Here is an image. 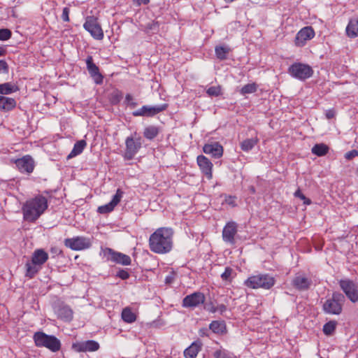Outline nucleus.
<instances>
[{"instance_id": "1", "label": "nucleus", "mask_w": 358, "mask_h": 358, "mask_svg": "<svg viewBox=\"0 0 358 358\" xmlns=\"http://www.w3.org/2000/svg\"><path fill=\"white\" fill-rule=\"evenodd\" d=\"M174 231L171 227H159L149 238L150 250L156 254H166L173 248Z\"/></svg>"}, {"instance_id": "2", "label": "nucleus", "mask_w": 358, "mask_h": 358, "mask_svg": "<svg viewBox=\"0 0 358 358\" xmlns=\"http://www.w3.org/2000/svg\"><path fill=\"white\" fill-rule=\"evenodd\" d=\"M48 207L45 196L38 194L25 201L22 208L23 218L29 222H34Z\"/></svg>"}, {"instance_id": "3", "label": "nucleus", "mask_w": 358, "mask_h": 358, "mask_svg": "<svg viewBox=\"0 0 358 358\" xmlns=\"http://www.w3.org/2000/svg\"><path fill=\"white\" fill-rule=\"evenodd\" d=\"M35 345L39 348H46L52 352H57L61 348L60 341L55 336L48 335L42 331L34 334Z\"/></svg>"}, {"instance_id": "4", "label": "nucleus", "mask_w": 358, "mask_h": 358, "mask_svg": "<svg viewBox=\"0 0 358 358\" xmlns=\"http://www.w3.org/2000/svg\"><path fill=\"white\" fill-rule=\"evenodd\" d=\"M275 282L273 277L269 274H257L250 276L245 282L244 285L250 289L262 288L264 289H269Z\"/></svg>"}, {"instance_id": "5", "label": "nucleus", "mask_w": 358, "mask_h": 358, "mask_svg": "<svg viewBox=\"0 0 358 358\" xmlns=\"http://www.w3.org/2000/svg\"><path fill=\"white\" fill-rule=\"evenodd\" d=\"M345 296L340 292H333L331 297L327 299L322 306L324 312L329 315H340L343 310Z\"/></svg>"}, {"instance_id": "6", "label": "nucleus", "mask_w": 358, "mask_h": 358, "mask_svg": "<svg viewBox=\"0 0 358 358\" xmlns=\"http://www.w3.org/2000/svg\"><path fill=\"white\" fill-rule=\"evenodd\" d=\"M288 73L294 78L305 80L312 77L313 70L312 67L307 64L295 62L288 68Z\"/></svg>"}, {"instance_id": "7", "label": "nucleus", "mask_w": 358, "mask_h": 358, "mask_svg": "<svg viewBox=\"0 0 358 358\" xmlns=\"http://www.w3.org/2000/svg\"><path fill=\"white\" fill-rule=\"evenodd\" d=\"M83 28L96 40L101 41L104 37L103 31L99 22L97 17L94 15L86 17L85 22L83 24Z\"/></svg>"}, {"instance_id": "8", "label": "nucleus", "mask_w": 358, "mask_h": 358, "mask_svg": "<svg viewBox=\"0 0 358 358\" xmlns=\"http://www.w3.org/2000/svg\"><path fill=\"white\" fill-rule=\"evenodd\" d=\"M341 290L352 303L358 302V284L350 279H341L338 281Z\"/></svg>"}, {"instance_id": "9", "label": "nucleus", "mask_w": 358, "mask_h": 358, "mask_svg": "<svg viewBox=\"0 0 358 358\" xmlns=\"http://www.w3.org/2000/svg\"><path fill=\"white\" fill-rule=\"evenodd\" d=\"M142 145L141 138L138 137L134 139L132 136H129L125 140V151L124 158L127 160L132 159L138 153Z\"/></svg>"}, {"instance_id": "10", "label": "nucleus", "mask_w": 358, "mask_h": 358, "mask_svg": "<svg viewBox=\"0 0 358 358\" xmlns=\"http://www.w3.org/2000/svg\"><path fill=\"white\" fill-rule=\"evenodd\" d=\"M64 245L66 247L73 250L78 251L90 248L92 245V243L89 238L76 236L71 238H66L64 240Z\"/></svg>"}, {"instance_id": "11", "label": "nucleus", "mask_w": 358, "mask_h": 358, "mask_svg": "<svg viewBox=\"0 0 358 358\" xmlns=\"http://www.w3.org/2000/svg\"><path fill=\"white\" fill-rule=\"evenodd\" d=\"M315 36L314 29L310 26L304 27L296 34L294 43L296 47H303L307 42Z\"/></svg>"}, {"instance_id": "12", "label": "nucleus", "mask_w": 358, "mask_h": 358, "mask_svg": "<svg viewBox=\"0 0 358 358\" xmlns=\"http://www.w3.org/2000/svg\"><path fill=\"white\" fill-rule=\"evenodd\" d=\"M205 300V295L202 292H195L182 299V306L184 308H194L203 304Z\"/></svg>"}, {"instance_id": "13", "label": "nucleus", "mask_w": 358, "mask_h": 358, "mask_svg": "<svg viewBox=\"0 0 358 358\" xmlns=\"http://www.w3.org/2000/svg\"><path fill=\"white\" fill-rule=\"evenodd\" d=\"M21 173H31L34 169V161L30 155H24L21 158L11 159Z\"/></svg>"}, {"instance_id": "14", "label": "nucleus", "mask_w": 358, "mask_h": 358, "mask_svg": "<svg viewBox=\"0 0 358 358\" xmlns=\"http://www.w3.org/2000/svg\"><path fill=\"white\" fill-rule=\"evenodd\" d=\"M168 108V104L164 103L157 106H143L141 108L133 112V115L152 117L160 112L165 110Z\"/></svg>"}, {"instance_id": "15", "label": "nucleus", "mask_w": 358, "mask_h": 358, "mask_svg": "<svg viewBox=\"0 0 358 358\" xmlns=\"http://www.w3.org/2000/svg\"><path fill=\"white\" fill-rule=\"evenodd\" d=\"M196 163L201 172L208 180L213 178V164L210 160L204 155H199L196 157Z\"/></svg>"}, {"instance_id": "16", "label": "nucleus", "mask_w": 358, "mask_h": 358, "mask_svg": "<svg viewBox=\"0 0 358 358\" xmlns=\"http://www.w3.org/2000/svg\"><path fill=\"white\" fill-rule=\"evenodd\" d=\"M123 195L124 192L121 189H117L112 200L107 204L99 206L97 212L100 214H107L112 212L115 207L120 202Z\"/></svg>"}, {"instance_id": "17", "label": "nucleus", "mask_w": 358, "mask_h": 358, "mask_svg": "<svg viewBox=\"0 0 358 358\" xmlns=\"http://www.w3.org/2000/svg\"><path fill=\"white\" fill-rule=\"evenodd\" d=\"M237 224L235 222H228L222 230V238L224 242L230 244L235 243V236L237 234Z\"/></svg>"}, {"instance_id": "18", "label": "nucleus", "mask_w": 358, "mask_h": 358, "mask_svg": "<svg viewBox=\"0 0 358 358\" xmlns=\"http://www.w3.org/2000/svg\"><path fill=\"white\" fill-rule=\"evenodd\" d=\"M87 68L91 77L94 79L95 83L101 84L103 77L100 73L99 67L93 62L92 56H88L86 59Z\"/></svg>"}, {"instance_id": "19", "label": "nucleus", "mask_w": 358, "mask_h": 358, "mask_svg": "<svg viewBox=\"0 0 358 358\" xmlns=\"http://www.w3.org/2000/svg\"><path fill=\"white\" fill-rule=\"evenodd\" d=\"M203 152L207 155H210L215 159H219L222 157L224 149L218 142H213L205 144L203 147Z\"/></svg>"}, {"instance_id": "20", "label": "nucleus", "mask_w": 358, "mask_h": 358, "mask_svg": "<svg viewBox=\"0 0 358 358\" xmlns=\"http://www.w3.org/2000/svg\"><path fill=\"white\" fill-rule=\"evenodd\" d=\"M107 252L108 255H110V260L113 262L124 266H128L131 264V259L129 255L114 251L110 248H108Z\"/></svg>"}, {"instance_id": "21", "label": "nucleus", "mask_w": 358, "mask_h": 358, "mask_svg": "<svg viewBox=\"0 0 358 358\" xmlns=\"http://www.w3.org/2000/svg\"><path fill=\"white\" fill-rule=\"evenodd\" d=\"M292 285L299 290H306L311 285V280L304 275H296L292 280Z\"/></svg>"}, {"instance_id": "22", "label": "nucleus", "mask_w": 358, "mask_h": 358, "mask_svg": "<svg viewBox=\"0 0 358 358\" xmlns=\"http://www.w3.org/2000/svg\"><path fill=\"white\" fill-rule=\"evenodd\" d=\"M48 259V254L43 249H36L32 254L31 261L41 267Z\"/></svg>"}, {"instance_id": "23", "label": "nucleus", "mask_w": 358, "mask_h": 358, "mask_svg": "<svg viewBox=\"0 0 358 358\" xmlns=\"http://www.w3.org/2000/svg\"><path fill=\"white\" fill-rule=\"evenodd\" d=\"M202 345V343L200 341L193 342L184 350V357L185 358H196L198 353L201 351Z\"/></svg>"}, {"instance_id": "24", "label": "nucleus", "mask_w": 358, "mask_h": 358, "mask_svg": "<svg viewBox=\"0 0 358 358\" xmlns=\"http://www.w3.org/2000/svg\"><path fill=\"white\" fill-rule=\"evenodd\" d=\"M56 313L57 317L64 321L70 322L73 319V310L66 305L59 306L57 308Z\"/></svg>"}, {"instance_id": "25", "label": "nucleus", "mask_w": 358, "mask_h": 358, "mask_svg": "<svg viewBox=\"0 0 358 358\" xmlns=\"http://www.w3.org/2000/svg\"><path fill=\"white\" fill-rule=\"evenodd\" d=\"M346 34L350 38L358 36V18L350 19L345 29Z\"/></svg>"}, {"instance_id": "26", "label": "nucleus", "mask_w": 358, "mask_h": 358, "mask_svg": "<svg viewBox=\"0 0 358 358\" xmlns=\"http://www.w3.org/2000/svg\"><path fill=\"white\" fill-rule=\"evenodd\" d=\"M16 106V101L10 97L0 95V110L9 111Z\"/></svg>"}, {"instance_id": "27", "label": "nucleus", "mask_w": 358, "mask_h": 358, "mask_svg": "<svg viewBox=\"0 0 358 358\" xmlns=\"http://www.w3.org/2000/svg\"><path fill=\"white\" fill-rule=\"evenodd\" d=\"M86 146L87 142L85 140H80L77 141L74 144L72 150L67 156V159H69L79 155L83 152Z\"/></svg>"}, {"instance_id": "28", "label": "nucleus", "mask_w": 358, "mask_h": 358, "mask_svg": "<svg viewBox=\"0 0 358 358\" xmlns=\"http://www.w3.org/2000/svg\"><path fill=\"white\" fill-rule=\"evenodd\" d=\"M121 317L124 322L129 324L134 322L137 319L136 314L132 311L130 307L123 308Z\"/></svg>"}, {"instance_id": "29", "label": "nucleus", "mask_w": 358, "mask_h": 358, "mask_svg": "<svg viewBox=\"0 0 358 358\" xmlns=\"http://www.w3.org/2000/svg\"><path fill=\"white\" fill-rule=\"evenodd\" d=\"M19 90L17 85L12 83H5L0 84V94H10L16 92Z\"/></svg>"}, {"instance_id": "30", "label": "nucleus", "mask_w": 358, "mask_h": 358, "mask_svg": "<svg viewBox=\"0 0 358 358\" xmlns=\"http://www.w3.org/2000/svg\"><path fill=\"white\" fill-rule=\"evenodd\" d=\"M231 49L228 46L217 45L215 48V55L220 60L226 59Z\"/></svg>"}, {"instance_id": "31", "label": "nucleus", "mask_w": 358, "mask_h": 358, "mask_svg": "<svg viewBox=\"0 0 358 358\" xmlns=\"http://www.w3.org/2000/svg\"><path fill=\"white\" fill-rule=\"evenodd\" d=\"M311 151L313 154L318 157H322L327 154L329 152V147L324 143L315 144L312 148Z\"/></svg>"}, {"instance_id": "32", "label": "nucleus", "mask_w": 358, "mask_h": 358, "mask_svg": "<svg viewBox=\"0 0 358 358\" xmlns=\"http://www.w3.org/2000/svg\"><path fill=\"white\" fill-rule=\"evenodd\" d=\"M209 328L215 334H222L225 332L226 325L224 322L215 320L210 324Z\"/></svg>"}, {"instance_id": "33", "label": "nucleus", "mask_w": 358, "mask_h": 358, "mask_svg": "<svg viewBox=\"0 0 358 358\" xmlns=\"http://www.w3.org/2000/svg\"><path fill=\"white\" fill-rule=\"evenodd\" d=\"M258 141L259 139L257 137L245 139L241 143V148L244 152H248L257 144Z\"/></svg>"}, {"instance_id": "34", "label": "nucleus", "mask_w": 358, "mask_h": 358, "mask_svg": "<svg viewBox=\"0 0 358 358\" xmlns=\"http://www.w3.org/2000/svg\"><path fill=\"white\" fill-rule=\"evenodd\" d=\"M26 267V276L32 278L40 270L41 267H39L38 265H36L33 263L31 261V262H27L25 264Z\"/></svg>"}, {"instance_id": "35", "label": "nucleus", "mask_w": 358, "mask_h": 358, "mask_svg": "<svg viewBox=\"0 0 358 358\" xmlns=\"http://www.w3.org/2000/svg\"><path fill=\"white\" fill-rule=\"evenodd\" d=\"M159 129L155 126H149L145 128L143 136L145 138L152 140L159 134Z\"/></svg>"}, {"instance_id": "36", "label": "nucleus", "mask_w": 358, "mask_h": 358, "mask_svg": "<svg viewBox=\"0 0 358 358\" xmlns=\"http://www.w3.org/2000/svg\"><path fill=\"white\" fill-rule=\"evenodd\" d=\"M337 326V322L335 320H331L323 326V333L327 336L331 335L336 330Z\"/></svg>"}, {"instance_id": "37", "label": "nucleus", "mask_w": 358, "mask_h": 358, "mask_svg": "<svg viewBox=\"0 0 358 358\" xmlns=\"http://www.w3.org/2000/svg\"><path fill=\"white\" fill-rule=\"evenodd\" d=\"M213 356L215 358H236L233 353L224 348H220L215 351Z\"/></svg>"}, {"instance_id": "38", "label": "nucleus", "mask_w": 358, "mask_h": 358, "mask_svg": "<svg viewBox=\"0 0 358 358\" xmlns=\"http://www.w3.org/2000/svg\"><path fill=\"white\" fill-rule=\"evenodd\" d=\"M257 87H258V86L255 83H249V84L245 85L240 90V93L242 95L255 93L257 90Z\"/></svg>"}, {"instance_id": "39", "label": "nucleus", "mask_w": 358, "mask_h": 358, "mask_svg": "<svg viewBox=\"0 0 358 358\" xmlns=\"http://www.w3.org/2000/svg\"><path fill=\"white\" fill-rule=\"evenodd\" d=\"M122 99V93L117 90L113 91L109 96V101L113 105L119 103Z\"/></svg>"}, {"instance_id": "40", "label": "nucleus", "mask_w": 358, "mask_h": 358, "mask_svg": "<svg viewBox=\"0 0 358 358\" xmlns=\"http://www.w3.org/2000/svg\"><path fill=\"white\" fill-rule=\"evenodd\" d=\"M85 344L87 352H95L99 348V344L95 341H87Z\"/></svg>"}, {"instance_id": "41", "label": "nucleus", "mask_w": 358, "mask_h": 358, "mask_svg": "<svg viewBox=\"0 0 358 358\" xmlns=\"http://www.w3.org/2000/svg\"><path fill=\"white\" fill-rule=\"evenodd\" d=\"M85 341L77 342L72 345V349L77 352H87Z\"/></svg>"}, {"instance_id": "42", "label": "nucleus", "mask_w": 358, "mask_h": 358, "mask_svg": "<svg viewBox=\"0 0 358 358\" xmlns=\"http://www.w3.org/2000/svg\"><path fill=\"white\" fill-rule=\"evenodd\" d=\"M206 92L209 96H218L221 94V87L220 86H212L207 90Z\"/></svg>"}, {"instance_id": "43", "label": "nucleus", "mask_w": 358, "mask_h": 358, "mask_svg": "<svg viewBox=\"0 0 358 358\" xmlns=\"http://www.w3.org/2000/svg\"><path fill=\"white\" fill-rule=\"evenodd\" d=\"M233 269L231 267H226L224 271L221 275V278L224 281H231Z\"/></svg>"}, {"instance_id": "44", "label": "nucleus", "mask_w": 358, "mask_h": 358, "mask_svg": "<svg viewBox=\"0 0 358 358\" xmlns=\"http://www.w3.org/2000/svg\"><path fill=\"white\" fill-rule=\"evenodd\" d=\"M12 33L8 29H0V41H7L10 38Z\"/></svg>"}, {"instance_id": "45", "label": "nucleus", "mask_w": 358, "mask_h": 358, "mask_svg": "<svg viewBox=\"0 0 358 358\" xmlns=\"http://www.w3.org/2000/svg\"><path fill=\"white\" fill-rule=\"evenodd\" d=\"M295 197L299 198L300 199L303 201V203L305 205L311 204V200L306 197V196L301 192L300 189H298L294 194Z\"/></svg>"}, {"instance_id": "46", "label": "nucleus", "mask_w": 358, "mask_h": 358, "mask_svg": "<svg viewBox=\"0 0 358 358\" xmlns=\"http://www.w3.org/2000/svg\"><path fill=\"white\" fill-rule=\"evenodd\" d=\"M224 203L232 208L236 207L237 206L236 197L231 195L225 196Z\"/></svg>"}, {"instance_id": "47", "label": "nucleus", "mask_w": 358, "mask_h": 358, "mask_svg": "<svg viewBox=\"0 0 358 358\" xmlns=\"http://www.w3.org/2000/svg\"><path fill=\"white\" fill-rule=\"evenodd\" d=\"M8 73V65L4 60H0V74H6Z\"/></svg>"}, {"instance_id": "48", "label": "nucleus", "mask_w": 358, "mask_h": 358, "mask_svg": "<svg viewBox=\"0 0 358 358\" xmlns=\"http://www.w3.org/2000/svg\"><path fill=\"white\" fill-rule=\"evenodd\" d=\"M125 101L132 108H134L137 106V103L134 101L133 96L130 94H127L126 95Z\"/></svg>"}, {"instance_id": "49", "label": "nucleus", "mask_w": 358, "mask_h": 358, "mask_svg": "<svg viewBox=\"0 0 358 358\" xmlns=\"http://www.w3.org/2000/svg\"><path fill=\"white\" fill-rule=\"evenodd\" d=\"M69 8L67 7H65L63 8L62 14V18L64 22H69Z\"/></svg>"}, {"instance_id": "50", "label": "nucleus", "mask_w": 358, "mask_h": 358, "mask_svg": "<svg viewBox=\"0 0 358 358\" xmlns=\"http://www.w3.org/2000/svg\"><path fill=\"white\" fill-rule=\"evenodd\" d=\"M50 252L54 255V257H58L62 255V250L57 246H54L50 248Z\"/></svg>"}, {"instance_id": "51", "label": "nucleus", "mask_w": 358, "mask_h": 358, "mask_svg": "<svg viewBox=\"0 0 358 358\" xmlns=\"http://www.w3.org/2000/svg\"><path fill=\"white\" fill-rule=\"evenodd\" d=\"M117 276L122 280H127L129 278V273L127 271L121 269L117 272Z\"/></svg>"}, {"instance_id": "52", "label": "nucleus", "mask_w": 358, "mask_h": 358, "mask_svg": "<svg viewBox=\"0 0 358 358\" xmlns=\"http://www.w3.org/2000/svg\"><path fill=\"white\" fill-rule=\"evenodd\" d=\"M356 156H358V151L356 150H352L351 151H349V152H346L345 155V157L347 159H351Z\"/></svg>"}, {"instance_id": "53", "label": "nucleus", "mask_w": 358, "mask_h": 358, "mask_svg": "<svg viewBox=\"0 0 358 358\" xmlns=\"http://www.w3.org/2000/svg\"><path fill=\"white\" fill-rule=\"evenodd\" d=\"M325 115H326V117L328 120H331V119L334 118V116H335V111H334V109L327 110L326 111Z\"/></svg>"}, {"instance_id": "54", "label": "nucleus", "mask_w": 358, "mask_h": 358, "mask_svg": "<svg viewBox=\"0 0 358 358\" xmlns=\"http://www.w3.org/2000/svg\"><path fill=\"white\" fill-rule=\"evenodd\" d=\"M217 312H220V313H223L227 310V306L224 304H220L216 306Z\"/></svg>"}, {"instance_id": "55", "label": "nucleus", "mask_w": 358, "mask_h": 358, "mask_svg": "<svg viewBox=\"0 0 358 358\" xmlns=\"http://www.w3.org/2000/svg\"><path fill=\"white\" fill-rule=\"evenodd\" d=\"M173 280H174V273L167 275L165 279V282L167 284L173 282Z\"/></svg>"}, {"instance_id": "56", "label": "nucleus", "mask_w": 358, "mask_h": 358, "mask_svg": "<svg viewBox=\"0 0 358 358\" xmlns=\"http://www.w3.org/2000/svg\"><path fill=\"white\" fill-rule=\"evenodd\" d=\"M6 53V50L3 48H0V57L4 56Z\"/></svg>"}, {"instance_id": "57", "label": "nucleus", "mask_w": 358, "mask_h": 358, "mask_svg": "<svg viewBox=\"0 0 358 358\" xmlns=\"http://www.w3.org/2000/svg\"><path fill=\"white\" fill-rule=\"evenodd\" d=\"M139 3L148 4L150 2V0H139Z\"/></svg>"}, {"instance_id": "58", "label": "nucleus", "mask_w": 358, "mask_h": 358, "mask_svg": "<svg viewBox=\"0 0 358 358\" xmlns=\"http://www.w3.org/2000/svg\"><path fill=\"white\" fill-rule=\"evenodd\" d=\"M209 311L213 313H216L217 312L216 307L213 306L210 309H209Z\"/></svg>"}, {"instance_id": "59", "label": "nucleus", "mask_w": 358, "mask_h": 358, "mask_svg": "<svg viewBox=\"0 0 358 358\" xmlns=\"http://www.w3.org/2000/svg\"><path fill=\"white\" fill-rule=\"evenodd\" d=\"M355 173H356V176H358V167H357V169H356V172H355Z\"/></svg>"}, {"instance_id": "60", "label": "nucleus", "mask_w": 358, "mask_h": 358, "mask_svg": "<svg viewBox=\"0 0 358 358\" xmlns=\"http://www.w3.org/2000/svg\"><path fill=\"white\" fill-rule=\"evenodd\" d=\"M320 358H322V357H320Z\"/></svg>"}]
</instances>
